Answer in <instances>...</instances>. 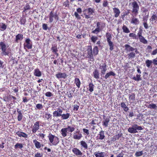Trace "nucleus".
Segmentation results:
<instances>
[{
    "instance_id": "052dcab7",
    "label": "nucleus",
    "mask_w": 157,
    "mask_h": 157,
    "mask_svg": "<svg viewBox=\"0 0 157 157\" xmlns=\"http://www.w3.org/2000/svg\"><path fill=\"white\" fill-rule=\"evenodd\" d=\"M45 95L47 97H51L52 96V95L51 92H48L46 93Z\"/></svg>"
},
{
    "instance_id": "c85d7f7f",
    "label": "nucleus",
    "mask_w": 157,
    "mask_h": 157,
    "mask_svg": "<svg viewBox=\"0 0 157 157\" xmlns=\"http://www.w3.org/2000/svg\"><path fill=\"white\" fill-rule=\"evenodd\" d=\"M150 20L152 22L155 23L157 21V15L153 14L150 19Z\"/></svg>"
},
{
    "instance_id": "4468645a",
    "label": "nucleus",
    "mask_w": 157,
    "mask_h": 157,
    "mask_svg": "<svg viewBox=\"0 0 157 157\" xmlns=\"http://www.w3.org/2000/svg\"><path fill=\"white\" fill-rule=\"evenodd\" d=\"M105 26V24L104 23L101 22H98L96 24V28L102 30Z\"/></svg>"
},
{
    "instance_id": "a19ab883",
    "label": "nucleus",
    "mask_w": 157,
    "mask_h": 157,
    "mask_svg": "<svg viewBox=\"0 0 157 157\" xmlns=\"http://www.w3.org/2000/svg\"><path fill=\"white\" fill-rule=\"evenodd\" d=\"M96 157H104V155L103 152H95L94 154Z\"/></svg>"
},
{
    "instance_id": "72a5a7b5",
    "label": "nucleus",
    "mask_w": 157,
    "mask_h": 157,
    "mask_svg": "<svg viewBox=\"0 0 157 157\" xmlns=\"http://www.w3.org/2000/svg\"><path fill=\"white\" fill-rule=\"evenodd\" d=\"M128 131L132 133H135L137 132V131L136 130V129L134 128L133 127L129 128L128 130Z\"/></svg>"
},
{
    "instance_id": "bf43d9fd",
    "label": "nucleus",
    "mask_w": 157,
    "mask_h": 157,
    "mask_svg": "<svg viewBox=\"0 0 157 157\" xmlns=\"http://www.w3.org/2000/svg\"><path fill=\"white\" fill-rule=\"evenodd\" d=\"M42 156L43 154L42 153H40L37 152L35 155L34 157H42Z\"/></svg>"
},
{
    "instance_id": "9b49d317",
    "label": "nucleus",
    "mask_w": 157,
    "mask_h": 157,
    "mask_svg": "<svg viewBox=\"0 0 157 157\" xmlns=\"http://www.w3.org/2000/svg\"><path fill=\"white\" fill-rule=\"evenodd\" d=\"M63 112V110L60 108H58L56 110L53 112V113L54 117H60L62 116L61 114Z\"/></svg>"
},
{
    "instance_id": "f704fd0d",
    "label": "nucleus",
    "mask_w": 157,
    "mask_h": 157,
    "mask_svg": "<svg viewBox=\"0 0 157 157\" xmlns=\"http://www.w3.org/2000/svg\"><path fill=\"white\" fill-rule=\"evenodd\" d=\"M7 27V26L5 24L3 23H0V30L1 31H3L5 30Z\"/></svg>"
},
{
    "instance_id": "bb28decb",
    "label": "nucleus",
    "mask_w": 157,
    "mask_h": 157,
    "mask_svg": "<svg viewBox=\"0 0 157 157\" xmlns=\"http://www.w3.org/2000/svg\"><path fill=\"white\" fill-rule=\"evenodd\" d=\"M116 75L115 74L113 71H111L108 73H107L105 76V79H107L109 78L110 76L112 75L114 76Z\"/></svg>"
},
{
    "instance_id": "ddd939ff",
    "label": "nucleus",
    "mask_w": 157,
    "mask_h": 157,
    "mask_svg": "<svg viewBox=\"0 0 157 157\" xmlns=\"http://www.w3.org/2000/svg\"><path fill=\"white\" fill-rule=\"evenodd\" d=\"M72 151L75 155L79 157H82V153L77 148H74L72 149Z\"/></svg>"
},
{
    "instance_id": "6e6d98bb",
    "label": "nucleus",
    "mask_w": 157,
    "mask_h": 157,
    "mask_svg": "<svg viewBox=\"0 0 157 157\" xmlns=\"http://www.w3.org/2000/svg\"><path fill=\"white\" fill-rule=\"evenodd\" d=\"M36 107L37 109H41L43 107V106L42 104H38L36 105Z\"/></svg>"
},
{
    "instance_id": "37998d69",
    "label": "nucleus",
    "mask_w": 157,
    "mask_h": 157,
    "mask_svg": "<svg viewBox=\"0 0 157 157\" xmlns=\"http://www.w3.org/2000/svg\"><path fill=\"white\" fill-rule=\"evenodd\" d=\"M23 147V145L22 144L17 143L14 146V148L17 149V148L21 149Z\"/></svg>"
},
{
    "instance_id": "cd10ccee",
    "label": "nucleus",
    "mask_w": 157,
    "mask_h": 157,
    "mask_svg": "<svg viewBox=\"0 0 157 157\" xmlns=\"http://www.w3.org/2000/svg\"><path fill=\"white\" fill-rule=\"evenodd\" d=\"M61 117L63 120H66L68 119L70 116V113H67L66 114H61Z\"/></svg>"
},
{
    "instance_id": "680f3d73",
    "label": "nucleus",
    "mask_w": 157,
    "mask_h": 157,
    "mask_svg": "<svg viewBox=\"0 0 157 157\" xmlns=\"http://www.w3.org/2000/svg\"><path fill=\"white\" fill-rule=\"evenodd\" d=\"M143 24L144 25V27L146 29H147L148 28V26L147 24V22H144Z\"/></svg>"
},
{
    "instance_id": "e433bc0d",
    "label": "nucleus",
    "mask_w": 157,
    "mask_h": 157,
    "mask_svg": "<svg viewBox=\"0 0 157 157\" xmlns=\"http://www.w3.org/2000/svg\"><path fill=\"white\" fill-rule=\"evenodd\" d=\"M140 75L136 74V76L133 77L132 79L136 81H139L141 80Z\"/></svg>"
},
{
    "instance_id": "6e6552de",
    "label": "nucleus",
    "mask_w": 157,
    "mask_h": 157,
    "mask_svg": "<svg viewBox=\"0 0 157 157\" xmlns=\"http://www.w3.org/2000/svg\"><path fill=\"white\" fill-rule=\"evenodd\" d=\"M137 35L140 41L141 42L144 44H147V41L142 35V33L141 32H139L137 34Z\"/></svg>"
},
{
    "instance_id": "412c9836",
    "label": "nucleus",
    "mask_w": 157,
    "mask_h": 157,
    "mask_svg": "<svg viewBox=\"0 0 157 157\" xmlns=\"http://www.w3.org/2000/svg\"><path fill=\"white\" fill-rule=\"evenodd\" d=\"M33 74L34 75L38 77H40L42 75L41 71L38 68L34 70Z\"/></svg>"
},
{
    "instance_id": "c03bdc74",
    "label": "nucleus",
    "mask_w": 157,
    "mask_h": 157,
    "mask_svg": "<svg viewBox=\"0 0 157 157\" xmlns=\"http://www.w3.org/2000/svg\"><path fill=\"white\" fill-rule=\"evenodd\" d=\"M94 86V85L91 82L89 84V90L90 92H92L93 91Z\"/></svg>"
},
{
    "instance_id": "4d7b16f0",
    "label": "nucleus",
    "mask_w": 157,
    "mask_h": 157,
    "mask_svg": "<svg viewBox=\"0 0 157 157\" xmlns=\"http://www.w3.org/2000/svg\"><path fill=\"white\" fill-rule=\"evenodd\" d=\"M79 108V106L76 105H75L74 106L73 110L75 111H77L78 110V109Z\"/></svg>"
},
{
    "instance_id": "a211bd4d",
    "label": "nucleus",
    "mask_w": 157,
    "mask_h": 157,
    "mask_svg": "<svg viewBox=\"0 0 157 157\" xmlns=\"http://www.w3.org/2000/svg\"><path fill=\"white\" fill-rule=\"evenodd\" d=\"M113 11L114 13L115 17H118L120 13V11L119 9L115 7L113 8Z\"/></svg>"
},
{
    "instance_id": "13d9d810",
    "label": "nucleus",
    "mask_w": 157,
    "mask_h": 157,
    "mask_svg": "<svg viewBox=\"0 0 157 157\" xmlns=\"http://www.w3.org/2000/svg\"><path fill=\"white\" fill-rule=\"evenodd\" d=\"M42 28L43 29L46 30L48 29L47 25L45 24H43L42 25Z\"/></svg>"
},
{
    "instance_id": "5fc2aeb1",
    "label": "nucleus",
    "mask_w": 157,
    "mask_h": 157,
    "mask_svg": "<svg viewBox=\"0 0 157 157\" xmlns=\"http://www.w3.org/2000/svg\"><path fill=\"white\" fill-rule=\"evenodd\" d=\"M30 9V6L29 5H26L24 7V11H25L26 10H28Z\"/></svg>"
},
{
    "instance_id": "4c0bfd02",
    "label": "nucleus",
    "mask_w": 157,
    "mask_h": 157,
    "mask_svg": "<svg viewBox=\"0 0 157 157\" xmlns=\"http://www.w3.org/2000/svg\"><path fill=\"white\" fill-rule=\"evenodd\" d=\"M152 63L153 62L152 60L149 59H147L145 61L146 66L148 68L150 67V66L152 64Z\"/></svg>"
},
{
    "instance_id": "f3484780",
    "label": "nucleus",
    "mask_w": 157,
    "mask_h": 157,
    "mask_svg": "<svg viewBox=\"0 0 157 157\" xmlns=\"http://www.w3.org/2000/svg\"><path fill=\"white\" fill-rule=\"evenodd\" d=\"M60 133L63 137H65L67 136V134H68L69 132L66 128H63L61 129Z\"/></svg>"
},
{
    "instance_id": "f257e3e1",
    "label": "nucleus",
    "mask_w": 157,
    "mask_h": 157,
    "mask_svg": "<svg viewBox=\"0 0 157 157\" xmlns=\"http://www.w3.org/2000/svg\"><path fill=\"white\" fill-rule=\"evenodd\" d=\"M98 48L97 46L95 47L93 51L92 48H88L87 49V53L88 55L87 56V57L89 58L90 60L93 61L94 60L93 55L94 56H96L98 54Z\"/></svg>"
},
{
    "instance_id": "393cba45",
    "label": "nucleus",
    "mask_w": 157,
    "mask_h": 157,
    "mask_svg": "<svg viewBox=\"0 0 157 157\" xmlns=\"http://www.w3.org/2000/svg\"><path fill=\"white\" fill-rule=\"evenodd\" d=\"M128 59L134 58L136 56V54L134 52H132L127 55Z\"/></svg>"
},
{
    "instance_id": "aec40b11",
    "label": "nucleus",
    "mask_w": 157,
    "mask_h": 157,
    "mask_svg": "<svg viewBox=\"0 0 157 157\" xmlns=\"http://www.w3.org/2000/svg\"><path fill=\"white\" fill-rule=\"evenodd\" d=\"M23 35L21 34H18L16 36L15 41L18 43V41L21 40L23 39Z\"/></svg>"
},
{
    "instance_id": "dca6fc26",
    "label": "nucleus",
    "mask_w": 157,
    "mask_h": 157,
    "mask_svg": "<svg viewBox=\"0 0 157 157\" xmlns=\"http://www.w3.org/2000/svg\"><path fill=\"white\" fill-rule=\"evenodd\" d=\"M124 47L125 48V50L127 52H132L134 51L135 49V48L127 44H125L124 45Z\"/></svg>"
},
{
    "instance_id": "58836bf2",
    "label": "nucleus",
    "mask_w": 157,
    "mask_h": 157,
    "mask_svg": "<svg viewBox=\"0 0 157 157\" xmlns=\"http://www.w3.org/2000/svg\"><path fill=\"white\" fill-rule=\"evenodd\" d=\"M0 46L2 50H6V45L5 43L3 42H0Z\"/></svg>"
},
{
    "instance_id": "8fccbe9b",
    "label": "nucleus",
    "mask_w": 157,
    "mask_h": 157,
    "mask_svg": "<svg viewBox=\"0 0 157 157\" xmlns=\"http://www.w3.org/2000/svg\"><path fill=\"white\" fill-rule=\"evenodd\" d=\"M101 31V30H100V29L96 28L94 30L92 31V33L94 34H97Z\"/></svg>"
},
{
    "instance_id": "7ed1b4c3",
    "label": "nucleus",
    "mask_w": 157,
    "mask_h": 157,
    "mask_svg": "<svg viewBox=\"0 0 157 157\" xmlns=\"http://www.w3.org/2000/svg\"><path fill=\"white\" fill-rule=\"evenodd\" d=\"M129 6H131L132 9V12L134 14V16H136L138 13L139 10V6L137 2L136 1L130 2L129 3Z\"/></svg>"
},
{
    "instance_id": "473e14b6",
    "label": "nucleus",
    "mask_w": 157,
    "mask_h": 157,
    "mask_svg": "<svg viewBox=\"0 0 157 157\" xmlns=\"http://www.w3.org/2000/svg\"><path fill=\"white\" fill-rule=\"evenodd\" d=\"M81 145L85 149H87L88 148V145L84 141H81L80 142Z\"/></svg>"
},
{
    "instance_id": "79ce46f5",
    "label": "nucleus",
    "mask_w": 157,
    "mask_h": 157,
    "mask_svg": "<svg viewBox=\"0 0 157 157\" xmlns=\"http://www.w3.org/2000/svg\"><path fill=\"white\" fill-rule=\"evenodd\" d=\"M66 128L67 129L68 132H72L75 130V128L74 127L69 126H68L67 127H66Z\"/></svg>"
},
{
    "instance_id": "de8ad7c7",
    "label": "nucleus",
    "mask_w": 157,
    "mask_h": 157,
    "mask_svg": "<svg viewBox=\"0 0 157 157\" xmlns=\"http://www.w3.org/2000/svg\"><path fill=\"white\" fill-rule=\"evenodd\" d=\"M143 154V151H140L136 152L135 154V156L136 157H139L142 156Z\"/></svg>"
},
{
    "instance_id": "2f4dec72",
    "label": "nucleus",
    "mask_w": 157,
    "mask_h": 157,
    "mask_svg": "<svg viewBox=\"0 0 157 157\" xmlns=\"http://www.w3.org/2000/svg\"><path fill=\"white\" fill-rule=\"evenodd\" d=\"M98 136H99L98 138L99 139L101 140L103 139L105 137L104 131H100L99 132V134H98Z\"/></svg>"
},
{
    "instance_id": "ea45409f",
    "label": "nucleus",
    "mask_w": 157,
    "mask_h": 157,
    "mask_svg": "<svg viewBox=\"0 0 157 157\" xmlns=\"http://www.w3.org/2000/svg\"><path fill=\"white\" fill-rule=\"evenodd\" d=\"M75 83L78 88H79L81 84V82L78 78H75Z\"/></svg>"
},
{
    "instance_id": "5701e85b",
    "label": "nucleus",
    "mask_w": 157,
    "mask_h": 157,
    "mask_svg": "<svg viewBox=\"0 0 157 157\" xmlns=\"http://www.w3.org/2000/svg\"><path fill=\"white\" fill-rule=\"evenodd\" d=\"M17 112L18 113L17 120L19 121H20L22 120V119L23 116L22 115V113L21 111L19 110L18 109H17Z\"/></svg>"
},
{
    "instance_id": "c756f323",
    "label": "nucleus",
    "mask_w": 157,
    "mask_h": 157,
    "mask_svg": "<svg viewBox=\"0 0 157 157\" xmlns=\"http://www.w3.org/2000/svg\"><path fill=\"white\" fill-rule=\"evenodd\" d=\"M122 29L123 32L126 33H128L130 32V31L129 29L125 25H123L122 27Z\"/></svg>"
},
{
    "instance_id": "0e129e2a",
    "label": "nucleus",
    "mask_w": 157,
    "mask_h": 157,
    "mask_svg": "<svg viewBox=\"0 0 157 157\" xmlns=\"http://www.w3.org/2000/svg\"><path fill=\"white\" fill-rule=\"evenodd\" d=\"M108 2L106 1H104L103 3V6L104 7L107 6L108 5Z\"/></svg>"
},
{
    "instance_id": "774afa93",
    "label": "nucleus",
    "mask_w": 157,
    "mask_h": 157,
    "mask_svg": "<svg viewBox=\"0 0 157 157\" xmlns=\"http://www.w3.org/2000/svg\"><path fill=\"white\" fill-rule=\"evenodd\" d=\"M153 62L155 65H157V57L153 59Z\"/></svg>"
},
{
    "instance_id": "a18cd8bd",
    "label": "nucleus",
    "mask_w": 157,
    "mask_h": 157,
    "mask_svg": "<svg viewBox=\"0 0 157 157\" xmlns=\"http://www.w3.org/2000/svg\"><path fill=\"white\" fill-rule=\"evenodd\" d=\"M129 36L132 38L134 39H137L138 38L137 37L136 34L133 33H131L129 34Z\"/></svg>"
},
{
    "instance_id": "b1692460",
    "label": "nucleus",
    "mask_w": 157,
    "mask_h": 157,
    "mask_svg": "<svg viewBox=\"0 0 157 157\" xmlns=\"http://www.w3.org/2000/svg\"><path fill=\"white\" fill-rule=\"evenodd\" d=\"M104 118V121L102 122V124L103 125L105 126V127H107L109 122L110 121V119L109 117H107Z\"/></svg>"
},
{
    "instance_id": "e2e57ef3",
    "label": "nucleus",
    "mask_w": 157,
    "mask_h": 157,
    "mask_svg": "<svg viewBox=\"0 0 157 157\" xmlns=\"http://www.w3.org/2000/svg\"><path fill=\"white\" fill-rule=\"evenodd\" d=\"M53 52H57L58 51L56 47H53L52 48Z\"/></svg>"
},
{
    "instance_id": "603ef678",
    "label": "nucleus",
    "mask_w": 157,
    "mask_h": 157,
    "mask_svg": "<svg viewBox=\"0 0 157 157\" xmlns=\"http://www.w3.org/2000/svg\"><path fill=\"white\" fill-rule=\"evenodd\" d=\"M66 0V1L64 2L63 3V5L65 7H69V2L68 0Z\"/></svg>"
},
{
    "instance_id": "3c124183",
    "label": "nucleus",
    "mask_w": 157,
    "mask_h": 157,
    "mask_svg": "<svg viewBox=\"0 0 157 157\" xmlns=\"http://www.w3.org/2000/svg\"><path fill=\"white\" fill-rule=\"evenodd\" d=\"M129 98L130 101H133L135 98V94H132L129 96Z\"/></svg>"
},
{
    "instance_id": "423d86ee",
    "label": "nucleus",
    "mask_w": 157,
    "mask_h": 157,
    "mask_svg": "<svg viewBox=\"0 0 157 157\" xmlns=\"http://www.w3.org/2000/svg\"><path fill=\"white\" fill-rule=\"evenodd\" d=\"M49 16V22L50 23L52 22L54 20L57 21L59 20V17L57 13H54L52 11L50 12Z\"/></svg>"
},
{
    "instance_id": "6ab92c4d",
    "label": "nucleus",
    "mask_w": 157,
    "mask_h": 157,
    "mask_svg": "<svg viewBox=\"0 0 157 157\" xmlns=\"http://www.w3.org/2000/svg\"><path fill=\"white\" fill-rule=\"evenodd\" d=\"M131 23L135 25H137L139 23V21L138 18L135 17L134 16H133Z\"/></svg>"
},
{
    "instance_id": "9d476101",
    "label": "nucleus",
    "mask_w": 157,
    "mask_h": 157,
    "mask_svg": "<svg viewBox=\"0 0 157 157\" xmlns=\"http://www.w3.org/2000/svg\"><path fill=\"white\" fill-rule=\"evenodd\" d=\"M99 68L101 70V75H104L107 70L106 64L105 63H103L101 65H100Z\"/></svg>"
},
{
    "instance_id": "49530a36",
    "label": "nucleus",
    "mask_w": 157,
    "mask_h": 157,
    "mask_svg": "<svg viewBox=\"0 0 157 157\" xmlns=\"http://www.w3.org/2000/svg\"><path fill=\"white\" fill-rule=\"evenodd\" d=\"M148 108L150 109H156L157 106L154 104L151 103L148 106Z\"/></svg>"
},
{
    "instance_id": "f03ea898",
    "label": "nucleus",
    "mask_w": 157,
    "mask_h": 157,
    "mask_svg": "<svg viewBox=\"0 0 157 157\" xmlns=\"http://www.w3.org/2000/svg\"><path fill=\"white\" fill-rule=\"evenodd\" d=\"M83 13L85 18L86 19L91 18L94 14V9L92 8H88L85 9L83 11Z\"/></svg>"
},
{
    "instance_id": "a878e982",
    "label": "nucleus",
    "mask_w": 157,
    "mask_h": 157,
    "mask_svg": "<svg viewBox=\"0 0 157 157\" xmlns=\"http://www.w3.org/2000/svg\"><path fill=\"white\" fill-rule=\"evenodd\" d=\"M33 142L34 143L36 147L37 148H40L41 147V144L40 143L37 141L36 140H33Z\"/></svg>"
},
{
    "instance_id": "864d4df0",
    "label": "nucleus",
    "mask_w": 157,
    "mask_h": 157,
    "mask_svg": "<svg viewBox=\"0 0 157 157\" xmlns=\"http://www.w3.org/2000/svg\"><path fill=\"white\" fill-rule=\"evenodd\" d=\"M91 39V41L94 43H95L98 39V37L95 36H92Z\"/></svg>"
},
{
    "instance_id": "7c9ffc66",
    "label": "nucleus",
    "mask_w": 157,
    "mask_h": 157,
    "mask_svg": "<svg viewBox=\"0 0 157 157\" xmlns=\"http://www.w3.org/2000/svg\"><path fill=\"white\" fill-rule=\"evenodd\" d=\"M93 75L94 78L98 79L99 78V73L97 70H95L93 72Z\"/></svg>"
},
{
    "instance_id": "69168bd1",
    "label": "nucleus",
    "mask_w": 157,
    "mask_h": 157,
    "mask_svg": "<svg viewBox=\"0 0 157 157\" xmlns=\"http://www.w3.org/2000/svg\"><path fill=\"white\" fill-rule=\"evenodd\" d=\"M52 116V115L50 113H47L45 115V117L47 119H49Z\"/></svg>"
},
{
    "instance_id": "338daca9",
    "label": "nucleus",
    "mask_w": 157,
    "mask_h": 157,
    "mask_svg": "<svg viewBox=\"0 0 157 157\" xmlns=\"http://www.w3.org/2000/svg\"><path fill=\"white\" fill-rule=\"evenodd\" d=\"M83 130L84 133L86 134L87 135H88L89 134V132L88 129L85 128H83Z\"/></svg>"
},
{
    "instance_id": "20e7f679",
    "label": "nucleus",
    "mask_w": 157,
    "mask_h": 157,
    "mask_svg": "<svg viewBox=\"0 0 157 157\" xmlns=\"http://www.w3.org/2000/svg\"><path fill=\"white\" fill-rule=\"evenodd\" d=\"M48 137L49 138L50 142L52 145L56 146L59 144V140L58 137L49 133Z\"/></svg>"
},
{
    "instance_id": "09e8293b",
    "label": "nucleus",
    "mask_w": 157,
    "mask_h": 157,
    "mask_svg": "<svg viewBox=\"0 0 157 157\" xmlns=\"http://www.w3.org/2000/svg\"><path fill=\"white\" fill-rule=\"evenodd\" d=\"M2 52L1 53V55L2 56L8 55L9 53L8 52L6 51V50H2Z\"/></svg>"
},
{
    "instance_id": "f8f14e48",
    "label": "nucleus",
    "mask_w": 157,
    "mask_h": 157,
    "mask_svg": "<svg viewBox=\"0 0 157 157\" xmlns=\"http://www.w3.org/2000/svg\"><path fill=\"white\" fill-rule=\"evenodd\" d=\"M24 46L25 47H26L28 49H31L32 48V44L31 40L29 38L26 40L25 44H24Z\"/></svg>"
},
{
    "instance_id": "39448f33",
    "label": "nucleus",
    "mask_w": 157,
    "mask_h": 157,
    "mask_svg": "<svg viewBox=\"0 0 157 157\" xmlns=\"http://www.w3.org/2000/svg\"><path fill=\"white\" fill-rule=\"evenodd\" d=\"M106 37L107 43L109 46V50L110 51H112L113 49L114 45L113 42L111 41L112 38V35L109 33H106Z\"/></svg>"
},
{
    "instance_id": "0eeeda50",
    "label": "nucleus",
    "mask_w": 157,
    "mask_h": 157,
    "mask_svg": "<svg viewBox=\"0 0 157 157\" xmlns=\"http://www.w3.org/2000/svg\"><path fill=\"white\" fill-rule=\"evenodd\" d=\"M77 130L74 132L73 135V138L75 140H79L82 136V134L80 133V131Z\"/></svg>"
},
{
    "instance_id": "4be33fe9",
    "label": "nucleus",
    "mask_w": 157,
    "mask_h": 157,
    "mask_svg": "<svg viewBox=\"0 0 157 157\" xmlns=\"http://www.w3.org/2000/svg\"><path fill=\"white\" fill-rule=\"evenodd\" d=\"M16 134L19 137H22L24 138L28 137V135L26 133L18 131L16 132Z\"/></svg>"
},
{
    "instance_id": "c9c22d12",
    "label": "nucleus",
    "mask_w": 157,
    "mask_h": 157,
    "mask_svg": "<svg viewBox=\"0 0 157 157\" xmlns=\"http://www.w3.org/2000/svg\"><path fill=\"white\" fill-rule=\"evenodd\" d=\"M121 107L124 110L127 112L128 110V108L127 107L126 104L123 102H121Z\"/></svg>"
},
{
    "instance_id": "2eb2a0df",
    "label": "nucleus",
    "mask_w": 157,
    "mask_h": 157,
    "mask_svg": "<svg viewBox=\"0 0 157 157\" xmlns=\"http://www.w3.org/2000/svg\"><path fill=\"white\" fill-rule=\"evenodd\" d=\"M56 77L58 78H65L67 77V74L65 73H58L56 75Z\"/></svg>"
},
{
    "instance_id": "1a4fd4ad",
    "label": "nucleus",
    "mask_w": 157,
    "mask_h": 157,
    "mask_svg": "<svg viewBox=\"0 0 157 157\" xmlns=\"http://www.w3.org/2000/svg\"><path fill=\"white\" fill-rule=\"evenodd\" d=\"M40 124L38 121L36 122L32 128V132L33 133H35L39 129Z\"/></svg>"
}]
</instances>
